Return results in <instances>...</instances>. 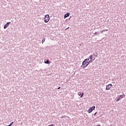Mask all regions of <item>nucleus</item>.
I'll list each match as a JSON object with an SVG mask.
<instances>
[{
    "mask_svg": "<svg viewBox=\"0 0 126 126\" xmlns=\"http://www.w3.org/2000/svg\"><path fill=\"white\" fill-rule=\"evenodd\" d=\"M69 15H70V13H69V12H68V13L65 14L64 15V19H65V18H66V17H68V16H69Z\"/></svg>",
    "mask_w": 126,
    "mask_h": 126,
    "instance_id": "nucleus-6",
    "label": "nucleus"
},
{
    "mask_svg": "<svg viewBox=\"0 0 126 126\" xmlns=\"http://www.w3.org/2000/svg\"><path fill=\"white\" fill-rule=\"evenodd\" d=\"M12 125H13V122H11L9 126H11Z\"/></svg>",
    "mask_w": 126,
    "mask_h": 126,
    "instance_id": "nucleus-17",
    "label": "nucleus"
},
{
    "mask_svg": "<svg viewBox=\"0 0 126 126\" xmlns=\"http://www.w3.org/2000/svg\"><path fill=\"white\" fill-rule=\"evenodd\" d=\"M66 118H69V117H68L66 116Z\"/></svg>",
    "mask_w": 126,
    "mask_h": 126,
    "instance_id": "nucleus-22",
    "label": "nucleus"
},
{
    "mask_svg": "<svg viewBox=\"0 0 126 126\" xmlns=\"http://www.w3.org/2000/svg\"><path fill=\"white\" fill-rule=\"evenodd\" d=\"M78 95H79V96H80V98H82L83 97V95H84V93H82V94H81L80 92H79L78 93Z\"/></svg>",
    "mask_w": 126,
    "mask_h": 126,
    "instance_id": "nucleus-7",
    "label": "nucleus"
},
{
    "mask_svg": "<svg viewBox=\"0 0 126 126\" xmlns=\"http://www.w3.org/2000/svg\"><path fill=\"white\" fill-rule=\"evenodd\" d=\"M45 63H46L47 64H49L50 61L48 60H45L44 61Z\"/></svg>",
    "mask_w": 126,
    "mask_h": 126,
    "instance_id": "nucleus-9",
    "label": "nucleus"
},
{
    "mask_svg": "<svg viewBox=\"0 0 126 126\" xmlns=\"http://www.w3.org/2000/svg\"><path fill=\"white\" fill-rule=\"evenodd\" d=\"M58 89H61V87H58Z\"/></svg>",
    "mask_w": 126,
    "mask_h": 126,
    "instance_id": "nucleus-20",
    "label": "nucleus"
},
{
    "mask_svg": "<svg viewBox=\"0 0 126 126\" xmlns=\"http://www.w3.org/2000/svg\"><path fill=\"white\" fill-rule=\"evenodd\" d=\"M112 86H113V85H112V84H109V85H107L106 86V90H110V89L112 88Z\"/></svg>",
    "mask_w": 126,
    "mask_h": 126,
    "instance_id": "nucleus-4",
    "label": "nucleus"
},
{
    "mask_svg": "<svg viewBox=\"0 0 126 126\" xmlns=\"http://www.w3.org/2000/svg\"><path fill=\"white\" fill-rule=\"evenodd\" d=\"M92 61H93V60L91 61V60H90V61H89L88 62L89 64L90 63H91V62H92Z\"/></svg>",
    "mask_w": 126,
    "mask_h": 126,
    "instance_id": "nucleus-18",
    "label": "nucleus"
},
{
    "mask_svg": "<svg viewBox=\"0 0 126 126\" xmlns=\"http://www.w3.org/2000/svg\"><path fill=\"white\" fill-rule=\"evenodd\" d=\"M49 20H50V16L49 14L46 15L44 17V22H45V23H48Z\"/></svg>",
    "mask_w": 126,
    "mask_h": 126,
    "instance_id": "nucleus-2",
    "label": "nucleus"
},
{
    "mask_svg": "<svg viewBox=\"0 0 126 126\" xmlns=\"http://www.w3.org/2000/svg\"><path fill=\"white\" fill-rule=\"evenodd\" d=\"M120 100H121L119 97H118V98L116 100V102H119V101H120Z\"/></svg>",
    "mask_w": 126,
    "mask_h": 126,
    "instance_id": "nucleus-16",
    "label": "nucleus"
},
{
    "mask_svg": "<svg viewBox=\"0 0 126 126\" xmlns=\"http://www.w3.org/2000/svg\"><path fill=\"white\" fill-rule=\"evenodd\" d=\"M125 96H126V95H125V94L119 95V98L121 100V99H123V98H124V97H125Z\"/></svg>",
    "mask_w": 126,
    "mask_h": 126,
    "instance_id": "nucleus-8",
    "label": "nucleus"
},
{
    "mask_svg": "<svg viewBox=\"0 0 126 126\" xmlns=\"http://www.w3.org/2000/svg\"><path fill=\"white\" fill-rule=\"evenodd\" d=\"M96 115H97V112H95V113L94 114V116H96Z\"/></svg>",
    "mask_w": 126,
    "mask_h": 126,
    "instance_id": "nucleus-19",
    "label": "nucleus"
},
{
    "mask_svg": "<svg viewBox=\"0 0 126 126\" xmlns=\"http://www.w3.org/2000/svg\"><path fill=\"white\" fill-rule=\"evenodd\" d=\"M89 58L91 61H93V55H91Z\"/></svg>",
    "mask_w": 126,
    "mask_h": 126,
    "instance_id": "nucleus-11",
    "label": "nucleus"
},
{
    "mask_svg": "<svg viewBox=\"0 0 126 126\" xmlns=\"http://www.w3.org/2000/svg\"><path fill=\"white\" fill-rule=\"evenodd\" d=\"M64 118H65V115L62 116V117H61V119H63Z\"/></svg>",
    "mask_w": 126,
    "mask_h": 126,
    "instance_id": "nucleus-14",
    "label": "nucleus"
},
{
    "mask_svg": "<svg viewBox=\"0 0 126 126\" xmlns=\"http://www.w3.org/2000/svg\"><path fill=\"white\" fill-rule=\"evenodd\" d=\"M46 40V37H44L41 41L42 44H43V43L45 42Z\"/></svg>",
    "mask_w": 126,
    "mask_h": 126,
    "instance_id": "nucleus-10",
    "label": "nucleus"
},
{
    "mask_svg": "<svg viewBox=\"0 0 126 126\" xmlns=\"http://www.w3.org/2000/svg\"><path fill=\"white\" fill-rule=\"evenodd\" d=\"M93 61H92V62L95 60V57H93Z\"/></svg>",
    "mask_w": 126,
    "mask_h": 126,
    "instance_id": "nucleus-15",
    "label": "nucleus"
},
{
    "mask_svg": "<svg viewBox=\"0 0 126 126\" xmlns=\"http://www.w3.org/2000/svg\"><path fill=\"white\" fill-rule=\"evenodd\" d=\"M95 106H93L92 107H91L90 109H89L88 110V113L89 114H90V113H92V111L94 110H95Z\"/></svg>",
    "mask_w": 126,
    "mask_h": 126,
    "instance_id": "nucleus-3",
    "label": "nucleus"
},
{
    "mask_svg": "<svg viewBox=\"0 0 126 126\" xmlns=\"http://www.w3.org/2000/svg\"><path fill=\"white\" fill-rule=\"evenodd\" d=\"M87 61H89V58H88V59H86L84 62L85 63V62H87Z\"/></svg>",
    "mask_w": 126,
    "mask_h": 126,
    "instance_id": "nucleus-13",
    "label": "nucleus"
},
{
    "mask_svg": "<svg viewBox=\"0 0 126 126\" xmlns=\"http://www.w3.org/2000/svg\"><path fill=\"white\" fill-rule=\"evenodd\" d=\"M89 64V63L87 61H83L82 63V65L81 66L83 68H85Z\"/></svg>",
    "mask_w": 126,
    "mask_h": 126,
    "instance_id": "nucleus-1",
    "label": "nucleus"
},
{
    "mask_svg": "<svg viewBox=\"0 0 126 126\" xmlns=\"http://www.w3.org/2000/svg\"><path fill=\"white\" fill-rule=\"evenodd\" d=\"M68 28H69V27H68L67 29H65V30H67V29H68Z\"/></svg>",
    "mask_w": 126,
    "mask_h": 126,
    "instance_id": "nucleus-21",
    "label": "nucleus"
},
{
    "mask_svg": "<svg viewBox=\"0 0 126 126\" xmlns=\"http://www.w3.org/2000/svg\"><path fill=\"white\" fill-rule=\"evenodd\" d=\"M9 24H10V22H7L4 26L3 27L4 29H6V28H7L8 25H9Z\"/></svg>",
    "mask_w": 126,
    "mask_h": 126,
    "instance_id": "nucleus-5",
    "label": "nucleus"
},
{
    "mask_svg": "<svg viewBox=\"0 0 126 126\" xmlns=\"http://www.w3.org/2000/svg\"><path fill=\"white\" fill-rule=\"evenodd\" d=\"M98 34V35H100V33L99 32H94V35H97Z\"/></svg>",
    "mask_w": 126,
    "mask_h": 126,
    "instance_id": "nucleus-12",
    "label": "nucleus"
},
{
    "mask_svg": "<svg viewBox=\"0 0 126 126\" xmlns=\"http://www.w3.org/2000/svg\"><path fill=\"white\" fill-rule=\"evenodd\" d=\"M94 56H95V54H94Z\"/></svg>",
    "mask_w": 126,
    "mask_h": 126,
    "instance_id": "nucleus-23",
    "label": "nucleus"
}]
</instances>
